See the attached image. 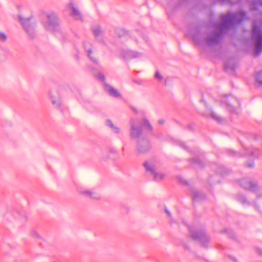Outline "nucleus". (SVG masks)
Segmentation results:
<instances>
[{
    "label": "nucleus",
    "instance_id": "25",
    "mask_svg": "<svg viewBox=\"0 0 262 262\" xmlns=\"http://www.w3.org/2000/svg\"><path fill=\"white\" fill-rule=\"evenodd\" d=\"M192 39L196 43H201V40L199 36V32H197L196 33L193 34L192 36Z\"/></svg>",
    "mask_w": 262,
    "mask_h": 262
},
{
    "label": "nucleus",
    "instance_id": "50",
    "mask_svg": "<svg viewBox=\"0 0 262 262\" xmlns=\"http://www.w3.org/2000/svg\"><path fill=\"white\" fill-rule=\"evenodd\" d=\"M259 23H260V22L262 21V19H261L260 18H259Z\"/></svg>",
    "mask_w": 262,
    "mask_h": 262
},
{
    "label": "nucleus",
    "instance_id": "14",
    "mask_svg": "<svg viewBox=\"0 0 262 262\" xmlns=\"http://www.w3.org/2000/svg\"><path fill=\"white\" fill-rule=\"evenodd\" d=\"M105 91L111 96L118 98L121 96L117 90L112 86L111 85L104 82V83Z\"/></svg>",
    "mask_w": 262,
    "mask_h": 262
},
{
    "label": "nucleus",
    "instance_id": "26",
    "mask_svg": "<svg viewBox=\"0 0 262 262\" xmlns=\"http://www.w3.org/2000/svg\"><path fill=\"white\" fill-rule=\"evenodd\" d=\"M143 125H144V126H147V128L149 130H151L152 129V125L150 124V123L149 122V121L147 119H145V118L143 119Z\"/></svg>",
    "mask_w": 262,
    "mask_h": 262
},
{
    "label": "nucleus",
    "instance_id": "5",
    "mask_svg": "<svg viewBox=\"0 0 262 262\" xmlns=\"http://www.w3.org/2000/svg\"><path fill=\"white\" fill-rule=\"evenodd\" d=\"M18 18L28 36L31 39L34 38L35 35V30L36 27V23L32 21L31 17L24 18L20 15H19Z\"/></svg>",
    "mask_w": 262,
    "mask_h": 262
},
{
    "label": "nucleus",
    "instance_id": "11",
    "mask_svg": "<svg viewBox=\"0 0 262 262\" xmlns=\"http://www.w3.org/2000/svg\"><path fill=\"white\" fill-rule=\"evenodd\" d=\"M143 165L146 171L150 176H151L153 173L157 170L156 166L155 161L152 160H149L145 161Z\"/></svg>",
    "mask_w": 262,
    "mask_h": 262
},
{
    "label": "nucleus",
    "instance_id": "47",
    "mask_svg": "<svg viewBox=\"0 0 262 262\" xmlns=\"http://www.w3.org/2000/svg\"><path fill=\"white\" fill-rule=\"evenodd\" d=\"M257 197L258 198H260V194H257Z\"/></svg>",
    "mask_w": 262,
    "mask_h": 262
},
{
    "label": "nucleus",
    "instance_id": "6",
    "mask_svg": "<svg viewBox=\"0 0 262 262\" xmlns=\"http://www.w3.org/2000/svg\"><path fill=\"white\" fill-rule=\"evenodd\" d=\"M239 185L245 190L256 193L259 189L257 180L251 178L242 179L238 181Z\"/></svg>",
    "mask_w": 262,
    "mask_h": 262
},
{
    "label": "nucleus",
    "instance_id": "2",
    "mask_svg": "<svg viewBox=\"0 0 262 262\" xmlns=\"http://www.w3.org/2000/svg\"><path fill=\"white\" fill-rule=\"evenodd\" d=\"M47 20H42L41 24L46 30L50 32H59L60 30L57 15L51 12L46 15Z\"/></svg>",
    "mask_w": 262,
    "mask_h": 262
},
{
    "label": "nucleus",
    "instance_id": "35",
    "mask_svg": "<svg viewBox=\"0 0 262 262\" xmlns=\"http://www.w3.org/2000/svg\"><path fill=\"white\" fill-rule=\"evenodd\" d=\"M224 231L228 233L232 237H233V238L234 237V235L232 231L230 229H226L224 230Z\"/></svg>",
    "mask_w": 262,
    "mask_h": 262
},
{
    "label": "nucleus",
    "instance_id": "45",
    "mask_svg": "<svg viewBox=\"0 0 262 262\" xmlns=\"http://www.w3.org/2000/svg\"><path fill=\"white\" fill-rule=\"evenodd\" d=\"M254 207L258 211H259V209H258V207L257 206L256 203H255V204H254Z\"/></svg>",
    "mask_w": 262,
    "mask_h": 262
},
{
    "label": "nucleus",
    "instance_id": "13",
    "mask_svg": "<svg viewBox=\"0 0 262 262\" xmlns=\"http://www.w3.org/2000/svg\"><path fill=\"white\" fill-rule=\"evenodd\" d=\"M201 158L199 156H196L194 158H192L189 160L191 165H196L200 168H203L205 164V159L204 155L202 154L201 155Z\"/></svg>",
    "mask_w": 262,
    "mask_h": 262
},
{
    "label": "nucleus",
    "instance_id": "22",
    "mask_svg": "<svg viewBox=\"0 0 262 262\" xmlns=\"http://www.w3.org/2000/svg\"><path fill=\"white\" fill-rule=\"evenodd\" d=\"M237 200L244 205H250V202L247 199L245 195L242 193H238L236 195Z\"/></svg>",
    "mask_w": 262,
    "mask_h": 262
},
{
    "label": "nucleus",
    "instance_id": "32",
    "mask_svg": "<svg viewBox=\"0 0 262 262\" xmlns=\"http://www.w3.org/2000/svg\"><path fill=\"white\" fill-rule=\"evenodd\" d=\"M31 236L34 238H40V235L36 231H33L31 232Z\"/></svg>",
    "mask_w": 262,
    "mask_h": 262
},
{
    "label": "nucleus",
    "instance_id": "34",
    "mask_svg": "<svg viewBox=\"0 0 262 262\" xmlns=\"http://www.w3.org/2000/svg\"><path fill=\"white\" fill-rule=\"evenodd\" d=\"M178 178L179 179L180 182H181L182 183H183L186 185H188V182L185 180H183V179L181 177L179 176L178 177Z\"/></svg>",
    "mask_w": 262,
    "mask_h": 262
},
{
    "label": "nucleus",
    "instance_id": "44",
    "mask_svg": "<svg viewBox=\"0 0 262 262\" xmlns=\"http://www.w3.org/2000/svg\"><path fill=\"white\" fill-rule=\"evenodd\" d=\"M201 101H203L205 103V105L207 106V102L204 99L203 97L202 98V99L200 100Z\"/></svg>",
    "mask_w": 262,
    "mask_h": 262
},
{
    "label": "nucleus",
    "instance_id": "4",
    "mask_svg": "<svg viewBox=\"0 0 262 262\" xmlns=\"http://www.w3.org/2000/svg\"><path fill=\"white\" fill-rule=\"evenodd\" d=\"M190 235L192 239L200 242L205 247H208L210 242V237L204 230H190Z\"/></svg>",
    "mask_w": 262,
    "mask_h": 262
},
{
    "label": "nucleus",
    "instance_id": "18",
    "mask_svg": "<svg viewBox=\"0 0 262 262\" xmlns=\"http://www.w3.org/2000/svg\"><path fill=\"white\" fill-rule=\"evenodd\" d=\"M123 56L126 59H130L139 57V53L132 50H127L123 52Z\"/></svg>",
    "mask_w": 262,
    "mask_h": 262
},
{
    "label": "nucleus",
    "instance_id": "39",
    "mask_svg": "<svg viewBox=\"0 0 262 262\" xmlns=\"http://www.w3.org/2000/svg\"><path fill=\"white\" fill-rule=\"evenodd\" d=\"M194 127V124L192 123H190L188 125V128L189 129H190V130H192L193 129V128Z\"/></svg>",
    "mask_w": 262,
    "mask_h": 262
},
{
    "label": "nucleus",
    "instance_id": "33",
    "mask_svg": "<svg viewBox=\"0 0 262 262\" xmlns=\"http://www.w3.org/2000/svg\"><path fill=\"white\" fill-rule=\"evenodd\" d=\"M164 211L165 212V213L167 214V215L169 217V218H171L172 217V215H171V212H170V211L166 207H165L164 208Z\"/></svg>",
    "mask_w": 262,
    "mask_h": 262
},
{
    "label": "nucleus",
    "instance_id": "10",
    "mask_svg": "<svg viewBox=\"0 0 262 262\" xmlns=\"http://www.w3.org/2000/svg\"><path fill=\"white\" fill-rule=\"evenodd\" d=\"M228 98H226V100L224 101L226 103L228 106V110L231 113L236 114V108L234 106L235 105L237 104L240 105V102L238 99L232 96V95H229Z\"/></svg>",
    "mask_w": 262,
    "mask_h": 262
},
{
    "label": "nucleus",
    "instance_id": "16",
    "mask_svg": "<svg viewBox=\"0 0 262 262\" xmlns=\"http://www.w3.org/2000/svg\"><path fill=\"white\" fill-rule=\"evenodd\" d=\"M81 193L82 194L89 196L92 199L98 200L100 198V195L98 193L90 190H82L81 191Z\"/></svg>",
    "mask_w": 262,
    "mask_h": 262
},
{
    "label": "nucleus",
    "instance_id": "36",
    "mask_svg": "<svg viewBox=\"0 0 262 262\" xmlns=\"http://www.w3.org/2000/svg\"><path fill=\"white\" fill-rule=\"evenodd\" d=\"M247 167L249 168H253L254 165V163L253 161H251L246 163Z\"/></svg>",
    "mask_w": 262,
    "mask_h": 262
},
{
    "label": "nucleus",
    "instance_id": "28",
    "mask_svg": "<svg viewBox=\"0 0 262 262\" xmlns=\"http://www.w3.org/2000/svg\"><path fill=\"white\" fill-rule=\"evenodd\" d=\"M218 2L221 3L222 4H233L234 3L232 0H217Z\"/></svg>",
    "mask_w": 262,
    "mask_h": 262
},
{
    "label": "nucleus",
    "instance_id": "38",
    "mask_svg": "<svg viewBox=\"0 0 262 262\" xmlns=\"http://www.w3.org/2000/svg\"><path fill=\"white\" fill-rule=\"evenodd\" d=\"M117 31H120L121 33H120L119 32H117L118 35L119 37H121L125 33V31L123 29L118 30Z\"/></svg>",
    "mask_w": 262,
    "mask_h": 262
},
{
    "label": "nucleus",
    "instance_id": "51",
    "mask_svg": "<svg viewBox=\"0 0 262 262\" xmlns=\"http://www.w3.org/2000/svg\"><path fill=\"white\" fill-rule=\"evenodd\" d=\"M232 69L233 70H234V68L233 67H232Z\"/></svg>",
    "mask_w": 262,
    "mask_h": 262
},
{
    "label": "nucleus",
    "instance_id": "12",
    "mask_svg": "<svg viewBox=\"0 0 262 262\" xmlns=\"http://www.w3.org/2000/svg\"><path fill=\"white\" fill-rule=\"evenodd\" d=\"M83 48L87 56L90 60L95 64L98 63V61L96 58L92 56L93 52L92 51V45L87 41H84L83 43Z\"/></svg>",
    "mask_w": 262,
    "mask_h": 262
},
{
    "label": "nucleus",
    "instance_id": "41",
    "mask_svg": "<svg viewBox=\"0 0 262 262\" xmlns=\"http://www.w3.org/2000/svg\"><path fill=\"white\" fill-rule=\"evenodd\" d=\"M181 145H182V146H183V147L185 149H186V150H189V148H188V146H187L185 144V143H181Z\"/></svg>",
    "mask_w": 262,
    "mask_h": 262
},
{
    "label": "nucleus",
    "instance_id": "24",
    "mask_svg": "<svg viewBox=\"0 0 262 262\" xmlns=\"http://www.w3.org/2000/svg\"><path fill=\"white\" fill-rule=\"evenodd\" d=\"M210 113L211 117L214 120L217 122H221L222 121L221 117L219 116L217 114H216L213 110H210Z\"/></svg>",
    "mask_w": 262,
    "mask_h": 262
},
{
    "label": "nucleus",
    "instance_id": "37",
    "mask_svg": "<svg viewBox=\"0 0 262 262\" xmlns=\"http://www.w3.org/2000/svg\"><path fill=\"white\" fill-rule=\"evenodd\" d=\"M255 250L259 255H262V250L260 248L255 247Z\"/></svg>",
    "mask_w": 262,
    "mask_h": 262
},
{
    "label": "nucleus",
    "instance_id": "43",
    "mask_svg": "<svg viewBox=\"0 0 262 262\" xmlns=\"http://www.w3.org/2000/svg\"><path fill=\"white\" fill-rule=\"evenodd\" d=\"M132 111H133L134 113H137L138 111H137V110L135 107H132Z\"/></svg>",
    "mask_w": 262,
    "mask_h": 262
},
{
    "label": "nucleus",
    "instance_id": "1",
    "mask_svg": "<svg viewBox=\"0 0 262 262\" xmlns=\"http://www.w3.org/2000/svg\"><path fill=\"white\" fill-rule=\"evenodd\" d=\"M246 15V13L244 11L229 12L222 15L220 21L215 25L214 30L211 31L206 38V43L209 47L219 44L223 39V35L241 23Z\"/></svg>",
    "mask_w": 262,
    "mask_h": 262
},
{
    "label": "nucleus",
    "instance_id": "48",
    "mask_svg": "<svg viewBox=\"0 0 262 262\" xmlns=\"http://www.w3.org/2000/svg\"><path fill=\"white\" fill-rule=\"evenodd\" d=\"M185 248H186V249H189V247H188V246H185Z\"/></svg>",
    "mask_w": 262,
    "mask_h": 262
},
{
    "label": "nucleus",
    "instance_id": "20",
    "mask_svg": "<svg viewBox=\"0 0 262 262\" xmlns=\"http://www.w3.org/2000/svg\"><path fill=\"white\" fill-rule=\"evenodd\" d=\"M70 5L72 9V12L71 13V15H72L76 19L81 20L82 17L78 10L74 7L73 3H71Z\"/></svg>",
    "mask_w": 262,
    "mask_h": 262
},
{
    "label": "nucleus",
    "instance_id": "8",
    "mask_svg": "<svg viewBox=\"0 0 262 262\" xmlns=\"http://www.w3.org/2000/svg\"><path fill=\"white\" fill-rule=\"evenodd\" d=\"M130 125V137L132 139L137 141L142 137H145L142 135L143 125L136 123L134 119H131Z\"/></svg>",
    "mask_w": 262,
    "mask_h": 262
},
{
    "label": "nucleus",
    "instance_id": "3",
    "mask_svg": "<svg viewBox=\"0 0 262 262\" xmlns=\"http://www.w3.org/2000/svg\"><path fill=\"white\" fill-rule=\"evenodd\" d=\"M251 39L253 42L257 46L254 49L255 56H257L262 52V27L257 26L255 23L252 32Z\"/></svg>",
    "mask_w": 262,
    "mask_h": 262
},
{
    "label": "nucleus",
    "instance_id": "29",
    "mask_svg": "<svg viewBox=\"0 0 262 262\" xmlns=\"http://www.w3.org/2000/svg\"><path fill=\"white\" fill-rule=\"evenodd\" d=\"M155 78L158 80H161L163 79V76L160 74V72L157 71L155 74Z\"/></svg>",
    "mask_w": 262,
    "mask_h": 262
},
{
    "label": "nucleus",
    "instance_id": "42",
    "mask_svg": "<svg viewBox=\"0 0 262 262\" xmlns=\"http://www.w3.org/2000/svg\"><path fill=\"white\" fill-rule=\"evenodd\" d=\"M164 123V120L163 119H160L158 121V123L159 124H163Z\"/></svg>",
    "mask_w": 262,
    "mask_h": 262
},
{
    "label": "nucleus",
    "instance_id": "17",
    "mask_svg": "<svg viewBox=\"0 0 262 262\" xmlns=\"http://www.w3.org/2000/svg\"><path fill=\"white\" fill-rule=\"evenodd\" d=\"M255 82L256 86H260L262 85V70H259L255 72Z\"/></svg>",
    "mask_w": 262,
    "mask_h": 262
},
{
    "label": "nucleus",
    "instance_id": "7",
    "mask_svg": "<svg viewBox=\"0 0 262 262\" xmlns=\"http://www.w3.org/2000/svg\"><path fill=\"white\" fill-rule=\"evenodd\" d=\"M151 144L149 139L146 137H142L136 141V151L138 154H144L150 150Z\"/></svg>",
    "mask_w": 262,
    "mask_h": 262
},
{
    "label": "nucleus",
    "instance_id": "9",
    "mask_svg": "<svg viewBox=\"0 0 262 262\" xmlns=\"http://www.w3.org/2000/svg\"><path fill=\"white\" fill-rule=\"evenodd\" d=\"M50 98L51 103L54 107L58 109L60 112H62L63 110V106L61 97L57 92H50Z\"/></svg>",
    "mask_w": 262,
    "mask_h": 262
},
{
    "label": "nucleus",
    "instance_id": "31",
    "mask_svg": "<svg viewBox=\"0 0 262 262\" xmlns=\"http://www.w3.org/2000/svg\"><path fill=\"white\" fill-rule=\"evenodd\" d=\"M97 77L103 81H105V77L103 74L102 73H99L97 75Z\"/></svg>",
    "mask_w": 262,
    "mask_h": 262
},
{
    "label": "nucleus",
    "instance_id": "46",
    "mask_svg": "<svg viewBox=\"0 0 262 262\" xmlns=\"http://www.w3.org/2000/svg\"><path fill=\"white\" fill-rule=\"evenodd\" d=\"M228 69V63H226L225 65V69L226 70L227 69Z\"/></svg>",
    "mask_w": 262,
    "mask_h": 262
},
{
    "label": "nucleus",
    "instance_id": "15",
    "mask_svg": "<svg viewBox=\"0 0 262 262\" xmlns=\"http://www.w3.org/2000/svg\"><path fill=\"white\" fill-rule=\"evenodd\" d=\"M191 192L193 202L201 201L206 198L205 194L200 191L192 189L191 190Z\"/></svg>",
    "mask_w": 262,
    "mask_h": 262
},
{
    "label": "nucleus",
    "instance_id": "40",
    "mask_svg": "<svg viewBox=\"0 0 262 262\" xmlns=\"http://www.w3.org/2000/svg\"><path fill=\"white\" fill-rule=\"evenodd\" d=\"M109 151L110 153H112V154H116V149L114 148H111L109 149Z\"/></svg>",
    "mask_w": 262,
    "mask_h": 262
},
{
    "label": "nucleus",
    "instance_id": "19",
    "mask_svg": "<svg viewBox=\"0 0 262 262\" xmlns=\"http://www.w3.org/2000/svg\"><path fill=\"white\" fill-rule=\"evenodd\" d=\"M151 176L153 178L154 181L158 182L164 180L166 177V174L164 172H158L156 170Z\"/></svg>",
    "mask_w": 262,
    "mask_h": 262
},
{
    "label": "nucleus",
    "instance_id": "49",
    "mask_svg": "<svg viewBox=\"0 0 262 262\" xmlns=\"http://www.w3.org/2000/svg\"><path fill=\"white\" fill-rule=\"evenodd\" d=\"M251 155H253V156H254V155H255V154L253 153V152H251Z\"/></svg>",
    "mask_w": 262,
    "mask_h": 262
},
{
    "label": "nucleus",
    "instance_id": "21",
    "mask_svg": "<svg viewBox=\"0 0 262 262\" xmlns=\"http://www.w3.org/2000/svg\"><path fill=\"white\" fill-rule=\"evenodd\" d=\"M105 125L109 127L112 131L116 134L120 132V129L118 126H115L110 119H107L105 121Z\"/></svg>",
    "mask_w": 262,
    "mask_h": 262
},
{
    "label": "nucleus",
    "instance_id": "30",
    "mask_svg": "<svg viewBox=\"0 0 262 262\" xmlns=\"http://www.w3.org/2000/svg\"><path fill=\"white\" fill-rule=\"evenodd\" d=\"M255 4H258L260 6H262V0H257L256 2H255L252 5L253 9L257 10L258 8L255 6Z\"/></svg>",
    "mask_w": 262,
    "mask_h": 262
},
{
    "label": "nucleus",
    "instance_id": "27",
    "mask_svg": "<svg viewBox=\"0 0 262 262\" xmlns=\"http://www.w3.org/2000/svg\"><path fill=\"white\" fill-rule=\"evenodd\" d=\"M7 36L4 32H0V41L2 42H5L7 40Z\"/></svg>",
    "mask_w": 262,
    "mask_h": 262
},
{
    "label": "nucleus",
    "instance_id": "23",
    "mask_svg": "<svg viewBox=\"0 0 262 262\" xmlns=\"http://www.w3.org/2000/svg\"><path fill=\"white\" fill-rule=\"evenodd\" d=\"M92 31L96 38H97L101 33V28L100 26L97 25L93 27Z\"/></svg>",
    "mask_w": 262,
    "mask_h": 262
}]
</instances>
